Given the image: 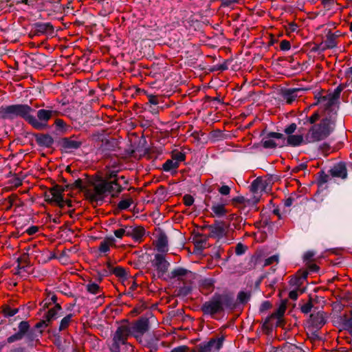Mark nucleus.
<instances>
[{
    "label": "nucleus",
    "mask_w": 352,
    "mask_h": 352,
    "mask_svg": "<svg viewBox=\"0 0 352 352\" xmlns=\"http://www.w3.org/2000/svg\"><path fill=\"white\" fill-rule=\"evenodd\" d=\"M331 175L333 177H338L345 179L347 176L346 168L344 164H338L331 169Z\"/></svg>",
    "instance_id": "obj_21"
},
{
    "label": "nucleus",
    "mask_w": 352,
    "mask_h": 352,
    "mask_svg": "<svg viewBox=\"0 0 352 352\" xmlns=\"http://www.w3.org/2000/svg\"><path fill=\"white\" fill-rule=\"evenodd\" d=\"M285 311V305H282L279 307V309H278V311L274 313L273 314V316L277 317V318H280L283 316L284 313Z\"/></svg>",
    "instance_id": "obj_45"
},
{
    "label": "nucleus",
    "mask_w": 352,
    "mask_h": 352,
    "mask_svg": "<svg viewBox=\"0 0 352 352\" xmlns=\"http://www.w3.org/2000/svg\"><path fill=\"white\" fill-rule=\"evenodd\" d=\"M49 323H50V322H47V319L45 318L44 320H43L42 321L38 322L36 324V327L37 328H41V327H47Z\"/></svg>",
    "instance_id": "obj_53"
},
{
    "label": "nucleus",
    "mask_w": 352,
    "mask_h": 352,
    "mask_svg": "<svg viewBox=\"0 0 352 352\" xmlns=\"http://www.w3.org/2000/svg\"><path fill=\"white\" fill-rule=\"evenodd\" d=\"M342 91V88L338 87L333 94V95H327L324 96H320L318 98L317 102L315 104H321L324 107L325 111H327L329 110L332 113H336V99L339 97L340 94Z\"/></svg>",
    "instance_id": "obj_6"
},
{
    "label": "nucleus",
    "mask_w": 352,
    "mask_h": 352,
    "mask_svg": "<svg viewBox=\"0 0 352 352\" xmlns=\"http://www.w3.org/2000/svg\"><path fill=\"white\" fill-rule=\"evenodd\" d=\"M311 321L313 325L316 327H320L325 323V316L324 312H318L316 314H311Z\"/></svg>",
    "instance_id": "obj_22"
},
{
    "label": "nucleus",
    "mask_w": 352,
    "mask_h": 352,
    "mask_svg": "<svg viewBox=\"0 0 352 352\" xmlns=\"http://www.w3.org/2000/svg\"><path fill=\"white\" fill-rule=\"evenodd\" d=\"M289 28H290L291 31L294 32L296 30L297 25L296 24H291Z\"/></svg>",
    "instance_id": "obj_60"
},
{
    "label": "nucleus",
    "mask_w": 352,
    "mask_h": 352,
    "mask_svg": "<svg viewBox=\"0 0 352 352\" xmlns=\"http://www.w3.org/2000/svg\"><path fill=\"white\" fill-rule=\"evenodd\" d=\"M23 335L20 332H17L15 334L8 338L7 341L8 343H12L14 342L21 340L23 338Z\"/></svg>",
    "instance_id": "obj_36"
},
{
    "label": "nucleus",
    "mask_w": 352,
    "mask_h": 352,
    "mask_svg": "<svg viewBox=\"0 0 352 352\" xmlns=\"http://www.w3.org/2000/svg\"><path fill=\"white\" fill-rule=\"evenodd\" d=\"M55 124L58 127H63L65 126V122L63 120L57 119L55 121Z\"/></svg>",
    "instance_id": "obj_55"
},
{
    "label": "nucleus",
    "mask_w": 352,
    "mask_h": 352,
    "mask_svg": "<svg viewBox=\"0 0 352 352\" xmlns=\"http://www.w3.org/2000/svg\"><path fill=\"white\" fill-rule=\"evenodd\" d=\"M155 266L162 275L164 274L168 270L169 263L164 259L162 254H156L155 256Z\"/></svg>",
    "instance_id": "obj_13"
},
{
    "label": "nucleus",
    "mask_w": 352,
    "mask_h": 352,
    "mask_svg": "<svg viewBox=\"0 0 352 352\" xmlns=\"http://www.w3.org/2000/svg\"><path fill=\"white\" fill-rule=\"evenodd\" d=\"M116 240L113 237H107L100 243L98 250L100 253L106 254L110 250V248L115 245Z\"/></svg>",
    "instance_id": "obj_18"
},
{
    "label": "nucleus",
    "mask_w": 352,
    "mask_h": 352,
    "mask_svg": "<svg viewBox=\"0 0 352 352\" xmlns=\"http://www.w3.org/2000/svg\"><path fill=\"white\" fill-rule=\"evenodd\" d=\"M137 286H138V285L135 282H133L132 285L131 286L130 289L131 290H135V288L137 287Z\"/></svg>",
    "instance_id": "obj_61"
},
{
    "label": "nucleus",
    "mask_w": 352,
    "mask_h": 352,
    "mask_svg": "<svg viewBox=\"0 0 352 352\" xmlns=\"http://www.w3.org/2000/svg\"><path fill=\"white\" fill-rule=\"evenodd\" d=\"M246 248L242 243H238L236 246L235 252L238 255L243 254Z\"/></svg>",
    "instance_id": "obj_43"
},
{
    "label": "nucleus",
    "mask_w": 352,
    "mask_h": 352,
    "mask_svg": "<svg viewBox=\"0 0 352 352\" xmlns=\"http://www.w3.org/2000/svg\"><path fill=\"white\" fill-rule=\"evenodd\" d=\"M57 300V297L56 295L48 296L43 302L41 305L43 309H47L51 305L52 303H56Z\"/></svg>",
    "instance_id": "obj_28"
},
{
    "label": "nucleus",
    "mask_w": 352,
    "mask_h": 352,
    "mask_svg": "<svg viewBox=\"0 0 352 352\" xmlns=\"http://www.w3.org/2000/svg\"><path fill=\"white\" fill-rule=\"evenodd\" d=\"M155 246L159 252H165L168 251V239L164 234L158 235L155 241Z\"/></svg>",
    "instance_id": "obj_20"
},
{
    "label": "nucleus",
    "mask_w": 352,
    "mask_h": 352,
    "mask_svg": "<svg viewBox=\"0 0 352 352\" xmlns=\"http://www.w3.org/2000/svg\"><path fill=\"white\" fill-rule=\"evenodd\" d=\"M86 288L88 292L91 294H99L101 293V289L100 286L94 282H89L87 285Z\"/></svg>",
    "instance_id": "obj_27"
},
{
    "label": "nucleus",
    "mask_w": 352,
    "mask_h": 352,
    "mask_svg": "<svg viewBox=\"0 0 352 352\" xmlns=\"http://www.w3.org/2000/svg\"><path fill=\"white\" fill-rule=\"evenodd\" d=\"M219 192L222 195H228L230 192V188L228 186L223 185L219 188Z\"/></svg>",
    "instance_id": "obj_42"
},
{
    "label": "nucleus",
    "mask_w": 352,
    "mask_h": 352,
    "mask_svg": "<svg viewBox=\"0 0 352 352\" xmlns=\"http://www.w3.org/2000/svg\"><path fill=\"white\" fill-rule=\"evenodd\" d=\"M113 274L120 278H126L127 273L126 270L121 267H116L113 270Z\"/></svg>",
    "instance_id": "obj_31"
},
{
    "label": "nucleus",
    "mask_w": 352,
    "mask_h": 352,
    "mask_svg": "<svg viewBox=\"0 0 352 352\" xmlns=\"http://www.w3.org/2000/svg\"><path fill=\"white\" fill-rule=\"evenodd\" d=\"M309 269L311 272H317L319 267L316 264H311L309 266Z\"/></svg>",
    "instance_id": "obj_57"
},
{
    "label": "nucleus",
    "mask_w": 352,
    "mask_h": 352,
    "mask_svg": "<svg viewBox=\"0 0 352 352\" xmlns=\"http://www.w3.org/2000/svg\"><path fill=\"white\" fill-rule=\"evenodd\" d=\"M132 203H133L132 199H131V198L125 199L121 200L118 203V206L119 209H120V210H126L131 206Z\"/></svg>",
    "instance_id": "obj_30"
},
{
    "label": "nucleus",
    "mask_w": 352,
    "mask_h": 352,
    "mask_svg": "<svg viewBox=\"0 0 352 352\" xmlns=\"http://www.w3.org/2000/svg\"><path fill=\"white\" fill-rule=\"evenodd\" d=\"M211 214L212 217H221L226 215L228 210L225 208V204L214 203L211 207Z\"/></svg>",
    "instance_id": "obj_19"
},
{
    "label": "nucleus",
    "mask_w": 352,
    "mask_h": 352,
    "mask_svg": "<svg viewBox=\"0 0 352 352\" xmlns=\"http://www.w3.org/2000/svg\"><path fill=\"white\" fill-rule=\"evenodd\" d=\"M228 298L224 295L215 294L210 300L203 304L201 310L206 315L213 316L223 311Z\"/></svg>",
    "instance_id": "obj_4"
},
{
    "label": "nucleus",
    "mask_w": 352,
    "mask_h": 352,
    "mask_svg": "<svg viewBox=\"0 0 352 352\" xmlns=\"http://www.w3.org/2000/svg\"><path fill=\"white\" fill-rule=\"evenodd\" d=\"M62 192L63 190L59 186H54L50 189L49 194L46 195L47 199L55 202L62 207L64 206Z\"/></svg>",
    "instance_id": "obj_11"
},
{
    "label": "nucleus",
    "mask_w": 352,
    "mask_h": 352,
    "mask_svg": "<svg viewBox=\"0 0 352 352\" xmlns=\"http://www.w3.org/2000/svg\"><path fill=\"white\" fill-rule=\"evenodd\" d=\"M178 166L179 164H177V161L172 158L166 161V162L163 164V169L164 171H170L171 170H175L178 168Z\"/></svg>",
    "instance_id": "obj_26"
},
{
    "label": "nucleus",
    "mask_w": 352,
    "mask_h": 352,
    "mask_svg": "<svg viewBox=\"0 0 352 352\" xmlns=\"http://www.w3.org/2000/svg\"><path fill=\"white\" fill-rule=\"evenodd\" d=\"M148 101L152 104H157L159 103L158 98L156 96L150 94L148 96Z\"/></svg>",
    "instance_id": "obj_49"
},
{
    "label": "nucleus",
    "mask_w": 352,
    "mask_h": 352,
    "mask_svg": "<svg viewBox=\"0 0 352 352\" xmlns=\"http://www.w3.org/2000/svg\"><path fill=\"white\" fill-rule=\"evenodd\" d=\"M61 309V307L59 304L56 303L53 308L48 310L45 314V318L47 322H50L52 320L56 318L58 312Z\"/></svg>",
    "instance_id": "obj_24"
},
{
    "label": "nucleus",
    "mask_w": 352,
    "mask_h": 352,
    "mask_svg": "<svg viewBox=\"0 0 352 352\" xmlns=\"http://www.w3.org/2000/svg\"><path fill=\"white\" fill-rule=\"evenodd\" d=\"M202 292L205 294L210 293L214 288V281L210 278H206L201 280L200 285Z\"/></svg>",
    "instance_id": "obj_23"
},
{
    "label": "nucleus",
    "mask_w": 352,
    "mask_h": 352,
    "mask_svg": "<svg viewBox=\"0 0 352 352\" xmlns=\"http://www.w3.org/2000/svg\"><path fill=\"white\" fill-rule=\"evenodd\" d=\"M296 124L292 123L285 129V133L288 135H292V133L296 130Z\"/></svg>",
    "instance_id": "obj_39"
},
{
    "label": "nucleus",
    "mask_w": 352,
    "mask_h": 352,
    "mask_svg": "<svg viewBox=\"0 0 352 352\" xmlns=\"http://www.w3.org/2000/svg\"><path fill=\"white\" fill-rule=\"evenodd\" d=\"M22 3L26 5H29V0H23Z\"/></svg>",
    "instance_id": "obj_64"
},
{
    "label": "nucleus",
    "mask_w": 352,
    "mask_h": 352,
    "mask_svg": "<svg viewBox=\"0 0 352 352\" xmlns=\"http://www.w3.org/2000/svg\"><path fill=\"white\" fill-rule=\"evenodd\" d=\"M18 312V309L15 308H11L10 307H7L3 309V314L6 316L11 317L14 316Z\"/></svg>",
    "instance_id": "obj_37"
},
{
    "label": "nucleus",
    "mask_w": 352,
    "mask_h": 352,
    "mask_svg": "<svg viewBox=\"0 0 352 352\" xmlns=\"http://www.w3.org/2000/svg\"><path fill=\"white\" fill-rule=\"evenodd\" d=\"M229 230V226L223 221L216 222L210 226L211 236L220 239L226 236Z\"/></svg>",
    "instance_id": "obj_9"
},
{
    "label": "nucleus",
    "mask_w": 352,
    "mask_h": 352,
    "mask_svg": "<svg viewBox=\"0 0 352 352\" xmlns=\"http://www.w3.org/2000/svg\"><path fill=\"white\" fill-rule=\"evenodd\" d=\"M12 352H25L23 349L18 348L12 351Z\"/></svg>",
    "instance_id": "obj_59"
},
{
    "label": "nucleus",
    "mask_w": 352,
    "mask_h": 352,
    "mask_svg": "<svg viewBox=\"0 0 352 352\" xmlns=\"http://www.w3.org/2000/svg\"><path fill=\"white\" fill-rule=\"evenodd\" d=\"M287 142L289 145L292 146H298L301 144H309V142H306V134L305 135L302 134H292L288 135Z\"/></svg>",
    "instance_id": "obj_14"
},
{
    "label": "nucleus",
    "mask_w": 352,
    "mask_h": 352,
    "mask_svg": "<svg viewBox=\"0 0 352 352\" xmlns=\"http://www.w3.org/2000/svg\"><path fill=\"white\" fill-rule=\"evenodd\" d=\"M336 114L327 116V113L319 122L320 118L318 111L314 112L307 118V122L312 124L306 133V142L315 143L327 138L333 131L336 126Z\"/></svg>",
    "instance_id": "obj_1"
},
{
    "label": "nucleus",
    "mask_w": 352,
    "mask_h": 352,
    "mask_svg": "<svg viewBox=\"0 0 352 352\" xmlns=\"http://www.w3.org/2000/svg\"><path fill=\"white\" fill-rule=\"evenodd\" d=\"M29 327L30 325L28 322L22 321L19 324V332L24 336L29 329Z\"/></svg>",
    "instance_id": "obj_35"
},
{
    "label": "nucleus",
    "mask_w": 352,
    "mask_h": 352,
    "mask_svg": "<svg viewBox=\"0 0 352 352\" xmlns=\"http://www.w3.org/2000/svg\"><path fill=\"white\" fill-rule=\"evenodd\" d=\"M56 114L57 111L52 109H39L36 113V117L31 115L29 124L36 129H45L48 126V121Z\"/></svg>",
    "instance_id": "obj_5"
},
{
    "label": "nucleus",
    "mask_w": 352,
    "mask_h": 352,
    "mask_svg": "<svg viewBox=\"0 0 352 352\" xmlns=\"http://www.w3.org/2000/svg\"><path fill=\"white\" fill-rule=\"evenodd\" d=\"M291 45L289 41L287 40H283L280 44V48L281 50L287 51L290 49Z\"/></svg>",
    "instance_id": "obj_40"
},
{
    "label": "nucleus",
    "mask_w": 352,
    "mask_h": 352,
    "mask_svg": "<svg viewBox=\"0 0 352 352\" xmlns=\"http://www.w3.org/2000/svg\"><path fill=\"white\" fill-rule=\"evenodd\" d=\"M298 294L297 290L291 291L289 294V297L294 300H296L298 298Z\"/></svg>",
    "instance_id": "obj_51"
},
{
    "label": "nucleus",
    "mask_w": 352,
    "mask_h": 352,
    "mask_svg": "<svg viewBox=\"0 0 352 352\" xmlns=\"http://www.w3.org/2000/svg\"><path fill=\"white\" fill-rule=\"evenodd\" d=\"M39 142L41 144L46 145L47 146H50L53 142V139L48 135H45L39 138Z\"/></svg>",
    "instance_id": "obj_34"
},
{
    "label": "nucleus",
    "mask_w": 352,
    "mask_h": 352,
    "mask_svg": "<svg viewBox=\"0 0 352 352\" xmlns=\"http://www.w3.org/2000/svg\"><path fill=\"white\" fill-rule=\"evenodd\" d=\"M298 281V280H297V278H295L294 279H292V280H291V282H292L293 284H296Z\"/></svg>",
    "instance_id": "obj_63"
},
{
    "label": "nucleus",
    "mask_w": 352,
    "mask_h": 352,
    "mask_svg": "<svg viewBox=\"0 0 352 352\" xmlns=\"http://www.w3.org/2000/svg\"><path fill=\"white\" fill-rule=\"evenodd\" d=\"M131 334L138 340L142 341V336L148 330L149 322L146 318H141L132 323L129 327Z\"/></svg>",
    "instance_id": "obj_8"
},
{
    "label": "nucleus",
    "mask_w": 352,
    "mask_h": 352,
    "mask_svg": "<svg viewBox=\"0 0 352 352\" xmlns=\"http://www.w3.org/2000/svg\"><path fill=\"white\" fill-rule=\"evenodd\" d=\"M118 170H109L105 173V177L107 179L117 178Z\"/></svg>",
    "instance_id": "obj_41"
},
{
    "label": "nucleus",
    "mask_w": 352,
    "mask_h": 352,
    "mask_svg": "<svg viewBox=\"0 0 352 352\" xmlns=\"http://www.w3.org/2000/svg\"><path fill=\"white\" fill-rule=\"evenodd\" d=\"M173 159L175 160V161H177V164L179 165L180 162L185 160V155L181 152H177L173 154Z\"/></svg>",
    "instance_id": "obj_38"
},
{
    "label": "nucleus",
    "mask_w": 352,
    "mask_h": 352,
    "mask_svg": "<svg viewBox=\"0 0 352 352\" xmlns=\"http://www.w3.org/2000/svg\"><path fill=\"white\" fill-rule=\"evenodd\" d=\"M129 232V227H125L124 228H120L114 230V234L117 238L122 239L123 236H127V232Z\"/></svg>",
    "instance_id": "obj_33"
},
{
    "label": "nucleus",
    "mask_w": 352,
    "mask_h": 352,
    "mask_svg": "<svg viewBox=\"0 0 352 352\" xmlns=\"http://www.w3.org/2000/svg\"><path fill=\"white\" fill-rule=\"evenodd\" d=\"M245 296V293L243 292H241L239 294V298L240 299L241 301H243V298Z\"/></svg>",
    "instance_id": "obj_58"
},
{
    "label": "nucleus",
    "mask_w": 352,
    "mask_h": 352,
    "mask_svg": "<svg viewBox=\"0 0 352 352\" xmlns=\"http://www.w3.org/2000/svg\"><path fill=\"white\" fill-rule=\"evenodd\" d=\"M121 182L124 184L127 183L124 176L117 177L112 182L96 181L86 190V196L91 201H102L109 194L112 197L117 196L123 190Z\"/></svg>",
    "instance_id": "obj_2"
},
{
    "label": "nucleus",
    "mask_w": 352,
    "mask_h": 352,
    "mask_svg": "<svg viewBox=\"0 0 352 352\" xmlns=\"http://www.w3.org/2000/svg\"><path fill=\"white\" fill-rule=\"evenodd\" d=\"M267 181L261 178H256L254 179L250 186L251 191L254 193H261L266 190Z\"/></svg>",
    "instance_id": "obj_15"
},
{
    "label": "nucleus",
    "mask_w": 352,
    "mask_h": 352,
    "mask_svg": "<svg viewBox=\"0 0 352 352\" xmlns=\"http://www.w3.org/2000/svg\"><path fill=\"white\" fill-rule=\"evenodd\" d=\"M307 272H302V277L300 278H303V279H305L307 276Z\"/></svg>",
    "instance_id": "obj_62"
},
{
    "label": "nucleus",
    "mask_w": 352,
    "mask_h": 352,
    "mask_svg": "<svg viewBox=\"0 0 352 352\" xmlns=\"http://www.w3.org/2000/svg\"><path fill=\"white\" fill-rule=\"evenodd\" d=\"M283 138V134L276 132H271L267 135V138H264L262 140V144L263 147L266 148H273L277 146V144L276 142L272 140V138L275 139H281Z\"/></svg>",
    "instance_id": "obj_12"
},
{
    "label": "nucleus",
    "mask_w": 352,
    "mask_h": 352,
    "mask_svg": "<svg viewBox=\"0 0 352 352\" xmlns=\"http://www.w3.org/2000/svg\"><path fill=\"white\" fill-rule=\"evenodd\" d=\"M277 262H278V256L276 255H274L265 260V265H266V266L270 265L271 264H273L274 263H277Z\"/></svg>",
    "instance_id": "obj_44"
},
{
    "label": "nucleus",
    "mask_w": 352,
    "mask_h": 352,
    "mask_svg": "<svg viewBox=\"0 0 352 352\" xmlns=\"http://www.w3.org/2000/svg\"><path fill=\"white\" fill-rule=\"evenodd\" d=\"M237 0H221L222 6H230L233 3H236Z\"/></svg>",
    "instance_id": "obj_54"
},
{
    "label": "nucleus",
    "mask_w": 352,
    "mask_h": 352,
    "mask_svg": "<svg viewBox=\"0 0 352 352\" xmlns=\"http://www.w3.org/2000/svg\"><path fill=\"white\" fill-rule=\"evenodd\" d=\"M82 142L75 138H65L63 140V146L66 151H72L78 148Z\"/></svg>",
    "instance_id": "obj_16"
},
{
    "label": "nucleus",
    "mask_w": 352,
    "mask_h": 352,
    "mask_svg": "<svg viewBox=\"0 0 352 352\" xmlns=\"http://www.w3.org/2000/svg\"><path fill=\"white\" fill-rule=\"evenodd\" d=\"M314 256V253L313 252H311V251L307 252L304 255V259L305 261H310L312 259Z\"/></svg>",
    "instance_id": "obj_52"
},
{
    "label": "nucleus",
    "mask_w": 352,
    "mask_h": 352,
    "mask_svg": "<svg viewBox=\"0 0 352 352\" xmlns=\"http://www.w3.org/2000/svg\"><path fill=\"white\" fill-rule=\"evenodd\" d=\"M311 308H312V305L311 302H308L305 305H304L302 307H301V311L302 312L305 313V314H308L309 312L311 311Z\"/></svg>",
    "instance_id": "obj_46"
},
{
    "label": "nucleus",
    "mask_w": 352,
    "mask_h": 352,
    "mask_svg": "<svg viewBox=\"0 0 352 352\" xmlns=\"http://www.w3.org/2000/svg\"><path fill=\"white\" fill-rule=\"evenodd\" d=\"M33 109L28 104H12L0 108V118L12 119L21 117L30 123L31 113Z\"/></svg>",
    "instance_id": "obj_3"
},
{
    "label": "nucleus",
    "mask_w": 352,
    "mask_h": 352,
    "mask_svg": "<svg viewBox=\"0 0 352 352\" xmlns=\"http://www.w3.org/2000/svg\"><path fill=\"white\" fill-rule=\"evenodd\" d=\"M222 346V340L220 338H212L208 342L200 344V352H211L218 351Z\"/></svg>",
    "instance_id": "obj_10"
},
{
    "label": "nucleus",
    "mask_w": 352,
    "mask_h": 352,
    "mask_svg": "<svg viewBox=\"0 0 352 352\" xmlns=\"http://www.w3.org/2000/svg\"><path fill=\"white\" fill-rule=\"evenodd\" d=\"M131 331L129 327H120L115 333L113 343L111 346V352H120L121 345L126 344V341Z\"/></svg>",
    "instance_id": "obj_7"
},
{
    "label": "nucleus",
    "mask_w": 352,
    "mask_h": 352,
    "mask_svg": "<svg viewBox=\"0 0 352 352\" xmlns=\"http://www.w3.org/2000/svg\"><path fill=\"white\" fill-rule=\"evenodd\" d=\"M187 273V270L183 268H177L171 272V277H179L185 276Z\"/></svg>",
    "instance_id": "obj_32"
},
{
    "label": "nucleus",
    "mask_w": 352,
    "mask_h": 352,
    "mask_svg": "<svg viewBox=\"0 0 352 352\" xmlns=\"http://www.w3.org/2000/svg\"><path fill=\"white\" fill-rule=\"evenodd\" d=\"M188 349V348L186 346L183 345L175 347L170 352H187Z\"/></svg>",
    "instance_id": "obj_47"
},
{
    "label": "nucleus",
    "mask_w": 352,
    "mask_h": 352,
    "mask_svg": "<svg viewBox=\"0 0 352 352\" xmlns=\"http://www.w3.org/2000/svg\"><path fill=\"white\" fill-rule=\"evenodd\" d=\"M38 231V228L35 226H31L26 230V232L29 235H33V234H36Z\"/></svg>",
    "instance_id": "obj_50"
},
{
    "label": "nucleus",
    "mask_w": 352,
    "mask_h": 352,
    "mask_svg": "<svg viewBox=\"0 0 352 352\" xmlns=\"http://www.w3.org/2000/svg\"><path fill=\"white\" fill-rule=\"evenodd\" d=\"M292 199L291 198H288L285 201V206H287V207H289L292 206Z\"/></svg>",
    "instance_id": "obj_56"
},
{
    "label": "nucleus",
    "mask_w": 352,
    "mask_h": 352,
    "mask_svg": "<svg viewBox=\"0 0 352 352\" xmlns=\"http://www.w3.org/2000/svg\"><path fill=\"white\" fill-rule=\"evenodd\" d=\"M145 233V230L142 227H129L127 236L132 237L135 241H138L142 239Z\"/></svg>",
    "instance_id": "obj_17"
},
{
    "label": "nucleus",
    "mask_w": 352,
    "mask_h": 352,
    "mask_svg": "<svg viewBox=\"0 0 352 352\" xmlns=\"http://www.w3.org/2000/svg\"><path fill=\"white\" fill-rule=\"evenodd\" d=\"M72 314H68L61 320L59 326V331H63L69 327L72 321Z\"/></svg>",
    "instance_id": "obj_29"
},
{
    "label": "nucleus",
    "mask_w": 352,
    "mask_h": 352,
    "mask_svg": "<svg viewBox=\"0 0 352 352\" xmlns=\"http://www.w3.org/2000/svg\"><path fill=\"white\" fill-rule=\"evenodd\" d=\"M184 204L186 206H190L193 204L194 199L190 195H185L184 197Z\"/></svg>",
    "instance_id": "obj_48"
},
{
    "label": "nucleus",
    "mask_w": 352,
    "mask_h": 352,
    "mask_svg": "<svg viewBox=\"0 0 352 352\" xmlns=\"http://www.w3.org/2000/svg\"><path fill=\"white\" fill-rule=\"evenodd\" d=\"M298 90L297 89H292L288 90L287 92H285L284 94V98L288 104L292 103L296 100L298 96Z\"/></svg>",
    "instance_id": "obj_25"
}]
</instances>
